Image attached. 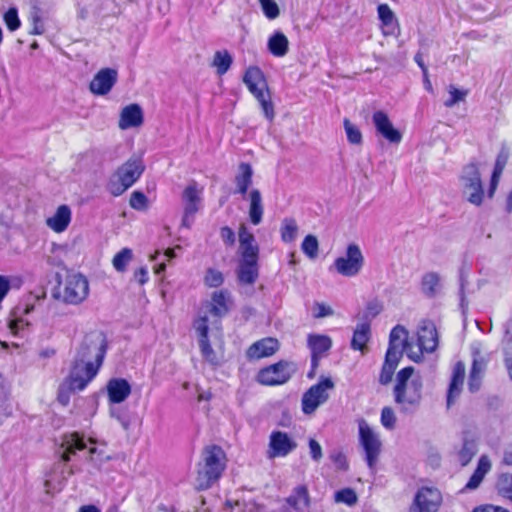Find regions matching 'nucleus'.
<instances>
[{
    "label": "nucleus",
    "mask_w": 512,
    "mask_h": 512,
    "mask_svg": "<svg viewBox=\"0 0 512 512\" xmlns=\"http://www.w3.org/2000/svg\"><path fill=\"white\" fill-rule=\"evenodd\" d=\"M422 388V378L415 374L413 367H405L397 373L393 394L402 412H413L419 406Z\"/></svg>",
    "instance_id": "nucleus-1"
},
{
    "label": "nucleus",
    "mask_w": 512,
    "mask_h": 512,
    "mask_svg": "<svg viewBox=\"0 0 512 512\" xmlns=\"http://www.w3.org/2000/svg\"><path fill=\"white\" fill-rule=\"evenodd\" d=\"M253 174V168L249 163H240L237 174L234 178V193L241 195L242 198L248 202L249 220L253 225H259L262 222L264 215V204L262 194L259 189L252 188L249 190L253 183Z\"/></svg>",
    "instance_id": "nucleus-2"
},
{
    "label": "nucleus",
    "mask_w": 512,
    "mask_h": 512,
    "mask_svg": "<svg viewBox=\"0 0 512 512\" xmlns=\"http://www.w3.org/2000/svg\"><path fill=\"white\" fill-rule=\"evenodd\" d=\"M203 464H199L195 486L199 490L208 489L217 481L225 469V453L219 446L206 447L202 454Z\"/></svg>",
    "instance_id": "nucleus-3"
},
{
    "label": "nucleus",
    "mask_w": 512,
    "mask_h": 512,
    "mask_svg": "<svg viewBox=\"0 0 512 512\" xmlns=\"http://www.w3.org/2000/svg\"><path fill=\"white\" fill-rule=\"evenodd\" d=\"M462 197L471 205L480 207L489 199L484 191L480 169L477 163L465 165L459 176Z\"/></svg>",
    "instance_id": "nucleus-4"
},
{
    "label": "nucleus",
    "mask_w": 512,
    "mask_h": 512,
    "mask_svg": "<svg viewBox=\"0 0 512 512\" xmlns=\"http://www.w3.org/2000/svg\"><path fill=\"white\" fill-rule=\"evenodd\" d=\"M144 164L140 157H132L123 163L114 173L108 189L114 196H119L130 188L142 175Z\"/></svg>",
    "instance_id": "nucleus-5"
},
{
    "label": "nucleus",
    "mask_w": 512,
    "mask_h": 512,
    "mask_svg": "<svg viewBox=\"0 0 512 512\" xmlns=\"http://www.w3.org/2000/svg\"><path fill=\"white\" fill-rule=\"evenodd\" d=\"M106 353L105 337L100 332L87 334L81 342L75 360L81 363L91 362L100 367Z\"/></svg>",
    "instance_id": "nucleus-6"
},
{
    "label": "nucleus",
    "mask_w": 512,
    "mask_h": 512,
    "mask_svg": "<svg viewBox=\"0 0 512 512\" xmlns=\"http://www.w3.org/2000/svg\"><path fill=\"white\" fill-rule=\"evenodd\" d=\"M88 295L89 282L85 276L79 273L68 275L58 292V298L70 305L81 304Z\"/></svg>",
    "instance_id": "nucleus-7"
},
{
    "label": "nucleus",
    "mask_w": 512,
    "mask_h": 512,
    "mask_svg": "<svg viewBox=\"0 0 512 512\" xmlns=\"http://www.w3.org/2000/svg\"><path fill=\"white\" fill-rule=\"evenodd\" d=\"M359 443L365 452V459L370 469H374L381 452L382 442L379 434L364 420L358 421Z\"/></svg>",
    "instance_id": "nucleus-8"
},
{
    "label": "nucleus",
    "mask_w": 512,
    "mask_h": 512,
    "mask_svg": "<svg viewBox=\"0 0 512 512\" xmlns=\"http://www.w3.org/2000/svg\"><path fill=\"white\" fill-rule=\"evenodd\" d=\"M438 346V333L435 324L431 321H424L418 330V349L408 348V357L414 362H420L423 353H432Z\"/></svg>",
    "instance_id": "nucleus-9"
},
{
    "label": "nucleus",
    "mask_w": 512,
    "mask_h": 512,
    "mask_svg": "<svg viewBox=\"0 0 512 512\" xmlns=\"http://www.w3.org/2000/svg\"><path fill=\"white\" fill-rule=\"evenodd\" d=\"M334 388V383L330 378L321 379L317 384L311 386L302 397V411L309 415L323 403H325L329 394L328 391Z\"/></svg>",
    "instance_id": "nucleus-10"
},
{
    "label": "nucleus",
    "mask_w": 512,
    "mask_h": 512,
    "mask_svg": "<svg viewBox=\"0 0 512 512\" xmlns=\"http://www.w3.org/2000/svg\"><path fill=\"white\" fill-rule=\"evenodd\" d=\"M295 365L287 361H279L259 371L257 380L259 383L268 386L281 385L286 383L295 373Z\"/></svg>",
    "instance_id": "nucleus-11"
},
{
    "label": "nucleus",
    "mask_w": 512,
    "mask_h": 512,
    "mask_svg": "<svg viewBox=\"0 0 512 512\" xmlns=\"http://www.w3.org/2000/svg\"><path fill=\"white\" fill-rule=\"evenodd\" d=\"M364 265V256L357 244H349L345 255L334 261L336 271L345 277L356 276Z\"/></svg>",
    "instance_id": "nucleus-12"
},
{
    "label": "nucleus",
    "mask_w": 512,
    "mask_h": 512,
    "mask_svg": "<svg viewBox=\"0 0 512 512\" xmlns=\"http://www.w3.org/2000/svg\"><path fill=\"white\" fill-rule=\"evenodd\" d=\"M100 367L91 362L81 363L74 361L69 377L66 380L68 389L71 391H81L97 375Z\"/></svg>",
    "instance_id": "nucleus-13"
},
{
    "label": "nucleus",
    "mask_w": 512,
    "mask_h": 512,
    "mask_svg": "<svg viewBox=\"0 0 512 512\" xmlns=\"http://www.w3.org/2000/svg\"><path fill=\"white\" fill-rule=\"evenodd\" d=\"M442 503V495L435 487L420 488L409 508V512H437Z\"/></svg>",
    "instance_id": "nucleus-14"
},
{
    "label": "nucleus",
    "mask_w": 512,
    "mask_h": 512,
    "mask_svg": "<svg viewBox=\"0 0 512 512\" xmlns=\"http://www.w3.org/2000/svg\"><path fill=\"white\" fill-rule=\"evenodd\" d=\"M184 206L182 225L189 228L202 202V189L195 181L189 183L182 193Z\"/></svg>",
    "instance_id": "nucleus-15"
},
{
    "label": "nucleus",
    "mask_w": 512,
    "mask_h": 512,
    "mask_svg": "<svg viewBox=\"0 0 512 512\" xmlns=\"http://www.w3.org/2000/svg\"><path fill=\"white\" fill-rule=\"evenodd\" d=\"M297 448V442L288 433L273 431L269 437L267 457L274 459L286 457Z\"/></svg>",
    "instance_id": "nucleus-16"
},
{
    "label": "nucleus",
    "mask_w": 512,
    "mask_h": 512,
    "mask_svg": "<svg viewBox=\"0 0 512 512\" xmlns=\"http://www.w3.org/2000/svg\"><path fill=\"white\" fill-rule=\"evenodd\" d=\"M408 335L409 332L404 326L396 325L390 332L389 346L386 355L401 359L404 350L408 355V348L414 347L411 343H409Z\"/></svg>",
    "instance_id": "nucleus-17"
},
{
    "label": "nucleus",
    "mask_w": 512,
    "mask_h": 512,
    "mask_svg": "<svg viewBox=\"0 0 512 512\" xmlns=\"http://www.w3.org/2000/svg\"><path fill=\"white\" fill-rule=\"evenodd\" d=\"M118 78V73L112 68H103L97 72L90 82V91L95 95L108 94L115 85Z\"/></svg>",
    "instance_id": "nucleus-18"
},
{
    "label": "nucleus",
    "mask_w": 512,
    "mask_h": 512,
    "mask_svg": "<svg viewBox=\"0 0 512 512\" xmlns=\"http://www.w3.org/2000/svg\"><path fill=\"white\" fill-rule=\"evenodd\" d=\"M238 238L242 260L257 261L259 253L258 245L255 242L254 235L244 223L239 226Z\"/></svg>",
    "instance_id": "nucleus-19"
},
{
    "label": "nucleus",
    "mask_w": 512,
    "mask_h": 512,
    "mask_svg": "<svg viewBox=\"0 0 512 512\" xmlns=\"http://www.w3.org/2000/svg\"><path fill=\"white\" fill-rule=\"evenodd\" d=\"M373 124L379 134H381L390 143H400L402 134L394 128L388 115L383 111H376L372 116Z\"/></svg>",
    "instance_id": "nucleus-20"
},
{
    "label": "nucleus",
    "mask_w": 512,
    "mask_h": 512,
    "mask_svg": "<svg viewBox=\"0 0 512 512\" xmlns=\"http://www.w3.org/2000/svg\"><path fill=\"white\" fill-rule=\"evenodd\" d=\"M143 121L144 115L142 108L140 105L133 103L122 108L119 115L118 127L121 130L137 128L143 124Z\"/></svg>",
    "instance_id": "nucleus-21"
},
{
    "label": "nucleus",
    "mask_w": 512,
    "mask_h": 512,
    "mask_svg": "<svg viewBox=\"0 0 512 512\" xmlns=\"http://www.w3.org/2000/svg\"><path fill=\"white\" fill-rule=\"evenodd\" d=\"M72 220L71 208L62 204L57 207L53 215L45 220L46 226L55 233H62L67 230Z\"/></svg>",
    "instance_id": "nucleus-22"
},
{
    "label": "nucleus",
    "mask_w": 512,
    "mask_h": 512,
    "mask_svg": "<svg viewBox=\"0 0 512 512\" xmlns=\"http://www.w3.org/2000/svg\"><path fill=\"white\" fill-rule=\"evenodd\" d=\"M307 345L311 350L312 366L317 367L319 359L322 358L328 350H330L332 340L326 335L309 334L307 337Z\"/></svg>",
    "instance_id": "nucleus-23"
},
{
    "label": "nucleus",
    "mask_w": 512,
    "mask_h": 512,
    "mask_svg": "<svg viewBox=\"0 0 512 512\" xmlns=\"http://www.w3.org/2000/svg\"><path fill=\"white\" fill-rule=\"evenodd\" d=\"M279 349V342L276 338L267 337L253 343L247 350L249 359H261L272 356Z\"/></svg>",
    "instance_id": "nucleus-24"
},
{
    "label": "nucleus",
    "mask_w": 512,
    "mask_h": 512,
    "mask_svg": "<svg viewBox=\"0 0 512 512\" xmlns=\"http://www.w3.org/2000/svg\"><path fill=\"white\" fill-rule=\"evenodd\" d=\"M245 85L247 86L249 91L253 94V96L259 102L265 117L268 120L272 121L274 119L275 112H274L273 103L271 101V96L268 91L267 83H265V85H260V84H255V83L254 84H245Z\"/></svg>",
    "instance_id": "nucleus-25"
},
{
    "label": "nucleus",
    "mask_w": 512,
    "mask_h": 512,
    "mask_svg": "<svg viewBox=\"0 0 512 512\" xmlns=\"http://www.w3.org/2000/svg\"><path fill=\"white\" fill-rule=\"evenodd\" d=\"M473 356L474 359L469 375L468 387L471 392H476L481 386L487 366V361L483 356L480 355V351L478 349H474Z\"/></svg>",
    "instance_id": "nucleus-26"
},
{
    "label": "nucleus",
    "mask_w": 512,
    "mask_h": 512,
    "mask_svg": "<svg viewBox=\"0 0 512 512\" xmlns=\"http://www.w3.org/2000/svg\"><path fill=\"white\" fill-rule=\"evenodd\" d=\"M510 156V151L507 147L503 146L496 158L495 166L493 169V173L491 175L489 187L487 190V196L489 199H492L495 195L496 189L498 187L501 175L503 170L508 162Z\"/></svg>",
    "instance_id": "nucleus-27"
},
{
    "label": "nucleus",
    "mask_w": 512,
    "mask_h": 512,
    "mask_svg": "<svg viewBox=\"0 0 512 512\" xmlns=\"http://www.w3.org/2000/svg\"><path fill=\"white\" fill-rule=\"evenodd\" d=\"M465 379V364L457 362L453 368L452 378L448 389L447 406L450 407L460 395Z\"/></svg>",
    "instance_id": "nucleus-28"
},
{
    "label": "nucleus",
    "mask_w": 512,
    "mask_h": 512,
    "mask_svg": "<svg viewBox=\"0 0 512 512\" xmlns=\"http://www.w3.org/2000/svg\"><path fill=\"white\" fill-rule=\"evenodd\" d=\"M107 392L111 403H122L131 393V386L122 378L111 379L107 384Z\"/></svg>",
    "instance_id": "nucleus-29"
},
{
    "label": "nucleus",
    "mask_w": 512,
    "mask_h": 512,
    "mask_svg": "<svg viewBox=\"0 0 512 512\" xmlns=\"http://www.w3.org/2000/svg\"><path fill=\"white\" fill-rule=\"evenodd\" d=\"M232 304L231 295L227 290L215 291L211 296L210 312L217 317H222L228 313Z\"/></svg>",
    "instance_id": "nucleus-30"
},
{
    "label": "nucleus",
    "mask_w": 512,
    "mask_h": 512,
    "mask_svg": "<svg viewBox=\"0 0 512 512\" xmlns=\"http://www.w3.org/2000/svg\"><path fill=\"white\" fill-rule=\"evenodd\" d=\"M61 447L64 449L62 460L67 462L76 451H81L86 448V442L83 436L75 432L63 437Z\"/></svg>",
    "instance_id": "nucleus-31"
},
{
    "label": "nucleus",
    "mask_w": 512,
    "mask_h": 512,
    "mask_svg": "<svg viewBox=\"0 0 512 512\" xmlns=\"http://www.w3.org/2000/svg\"><path fill=\"white\" fill-rule=\"evenodd\" d=\"M286 501L289 506L297 512H305L310 506V496L307 486L299 485L295 487Z\"/></svg>",
    "instance_id": "nucleus-32"
},
{
    "label": "nucleus",
    "mask_w": 512,
    "mask_h": 512,
    "mask_svg": "<svg viewBox=\"0 0 512 512\" xmlns=\"http://www.w3.org/2000/svg\"><path fill=\"white\" fill-rule=\"evenodd\" d=\"M370 324L367 321H360L354 330L351 347L364 353L366 344L370 339Z\"/></svg>",
    "instance_id": "nucleus-33"
},
{
    "label": "nucleus",
    "mask_w": 512,
    "mask_h": 512,
    "mask_svg": "<svg viewBox=\"0 0 512 512\" xmlns=\"http://www.w3.org/2000/svg\"><path fill=\"white\" fill-rule=\"evenodd\" d=\"M268 50L275 57H283L288 53L289 40L281 31L274 32L268 39Z\"/></svg>",
    "instance_id": "nucleus-34"
},
{
    "label": "nucleus",
    "mask_w": 512,
    "mask_h": 512,
    "mask_svg": "<svg viewBox=\"0 0 512 512\" xmlns=\"http://www.w3.org/2000/svg\"><path fill=\"white\" fill-rule=\"evenodd\" d=\"M258 278L257 261L241 260L238 269V280L242 284L252 285Z\"/></svg>",
    "instance_id": "nucleus-35"
},
{
    "label": "nucleus",
    "mask_w": 512,
    "mask_h": 512,
    "mask_svg": "<svg viewBox=\"0 0 512 512\" xmlns=\"http://www.w3.org/2000/svg\"><path fill=\"white\" fill-rule=\"evenodd\" d=\"M478 451L477 440L474 437L465 436L457 456L462 466H466Z\"/></svg>",
    "instance_id": "nucleus-36"
},
{
    "label": "nucleus",
    "mask_w": 512,
    "mask_h": 512,
    "mask_svg": "<svg viewBox=\"0 0 512 512\" xmlns=\"http://www.w3.org/2000/svg\"><path fill=\"white\" fill-rule=\"evenodd\" d=\"M422 291L428 297H435L441 289V277L436 272H428L422 277Z\"/></svg>",
    "instance_id": "nucleus-37"
},
{
    "label": "nucleus",
    "mask_w": 512,
    "mask_h": 512,
    "mask_svg": "<svg viewBox=\"0 0 512 512\" xmlns=\"http://www.w3.org/2000/svg\"><path fill=\"white\" fill-rule=\"evenodd\" d=\"M233 58L227 50L216 51L212 66L216 68L218 75H224L231 67Z\"/></svg>",
    "instance_id": "nucleus-38"
},
{
    "label": "nucleus",
    "mask_w": 512,
    "mask_h": 512,
    "mask_svg": "<svg viewBox=\"0 0 512 512\" xmlns=\"http://www.w3.org/2000/svg\"><path fill=\"white\" fill-rule=\"evenodd\" d=\"M298 225L295 219L285 218L281 223L280 234L281 239L285 243L295 241L298 235Z\"/></svg>",
    "instance_id": "nucleus-39"
},
{
    "label": "nucleus",
    "mask_w": 512,
    "mask_h": 512,
    "mask_svg": "<svg viewBox=\"0 0 512 512\" xmlns=\"http://www.w3.org/2000/svg\"><path fill=\"white\" fill-rule=\"evenodd\" d=\"M400 359L385 355V361L383 363L381 373L379 376V382L383 385H387L391 382L394 371L398 366Z\"/></svg>",
    "instance_id": "nucleus-40"
},
{
    "label": "nucleus",
    "mask_w": 512,
    "mask_h": 512,
    "mask_svg": "<svg viewBox=\"0 0 512 512\" xmlns=\"http://www.w3.org/2000/svg\"><path fill=\"white\" fill-rule=\"evenodd\" d=\"M224 274L216 268H207L203 277V283L208 288H218L224 283Z\"/></svg>",
    "instance_id": "nucleus-41"
},
{
    "label": "nucleus",
    "mask_w": 512,
    "mask_h": 512,
    "mask_svg": "<svg viewBox=\"0 0 512 512\" xmlns=\"http://www.w3.org/2000/svg\"><path fill=\"white\" fill-rule=\"evenodd\" d=\"M29 22L32 25V30L30 31L33 35H42L45 32V27L43 23V17L41 10L34 6L29 14Z\"/></svg>",
    "instance_id": "nucleus-42"
},
{
    "label": "nucleus",
    "mask_w": 512,
    "mask_h": 512,
    "mask_svg": "<svg viewBox=\"0 0 512 512\" xmlns=\"http://www.w3.org/2000/svg\"><path fill=\"white\" fill-rule=\"evenodd\" d=\"M383 310V304L379 300H372L367 303L362 314L359 315L361 321H367L369 324Z\"/></svg>",
    "instance_id": "nucleus-43"
},
{
    "label": "nucleus",
    "mask_w": 512,
    "mask_h": 512,
    "mask_svg": "<svg viewBox=\"0 0 512 512\" xmlns=\"http://www.w3.org/2000/svg\"><path fill=\"white\" fill-rule=\"evenodd\" d=\"M264 16L268 20H275L280 16V8L275 0H258Z\"/></svg>",
    "instance_id": "nucleus-44"
},
{
    "label": "nucleus",
    "mask_w": 512,
    "mask_h": 512,
    "mask_svg": "<svg viewBox=\"0 0 512 512\" xmlns=\"http://www.w3.org/2000/svg\"><path fill=\"white\" fill-rule=\"evenodd\" d=\"M245 84H260L265 85L266 80L263 72L256 66L249 67L243 77Z\"/></svg>",
    "instance_id": "nucleus-45"
},
{
    "label": "nucleus",
    "mask_w": 512,
    "mask_h": 512,
    "mask_svg": "<svg viewBox=\"0 0 512 512\" xmlns=\"http://www.w3.org/2000/svg\"><path fill=\"white\" fill-rule=\"evenodd\" d=\"M302 251L309 258L314 259L318 255L319 243L315 236L307 235L301 245Z\"/></svg>",
    "instance_id": "nucleus-46"
},
{
    "label": "nucleus",
    "mask_w": 512,
    "mask_h": 512,
    "mask_svg": "<svg viewBox=\"0 0 512 512\" xmlns=\"http://www.w3.org/2000/svg\"><path fill=\"white\" fill-rule=\"evenodd\" d=\"M132 259V251L128 248L122 249L113 258V266L117 271H124Z\"/></svg>",
    "instance_id": "nucleus-47"
},
{
    "label": "nucleus",
    "mask_w": 512,
    "mask_h": 512,
    "mask_svg": "<svg viewBox=\"0 0 512 512\" xmlns=\"http://www.w3.org/2000/svg\"><path fill=\"white\" fill-rule=\"evenodd\" d=\"M334 499L337 503H345L349 506L357 502V495L353 489L345 488L335 493Z\"/></svg>",
    "instance_id": "nucleus-48"
},
{
    "label": "nucleus",
    "mask_w": 512,
    "mask_h": 512,
    "mask_svg": "<svg viewBox=\"0 0 512 512\" xmlns=\"http://www.w3.org/2000/svg\"><path fill=\"white\" fill-rule=\"evenodd\" d=\"M448 92L449 98L444 102V105L448 108L453 107L460 101H464L468 94L467 90H459L453 85L449 86Z\"/></svg>",
    "instance_id": "nucleus-49"
},
{
    "label": "nucleus",
    "mask_w": 512,
    "mask_h": 512,
    "mask_svg": "<svg viewBox=\"0 0 512 512\" xmlns=\"http://www.w3.org/2000/svg\"><path fill=\"white\" fill-rule=\"evenodd\" d=\"M129 203L137 211H145L148 208V198L140 191L132 192Z\"/></svg>",
    "instance_id": "nucleus-50"
},
{
    "label": "nucleus",
    "mask_w": 512,
    "mask_h": 512,
    "mask_svg": "<svg viewBox=\"0 0 512 512\" xmlns=\"http://www.w3.org/2000/svg\"><path fill=\"white\" fill-rule=\"evenodd\" d=\"M344 128L347 139L352 144H360L362 142V134L357 126L352 124L348 119L344 120Z\"/></svg>",
    "instance_id": "nucleus-51"
},
{
    "label": "nucleus",
    "mask_w": 512,
    "mask_h": 512,
    "mask_svg": "<svg viewBox=\"0 0 512 512\" xmlns=\"http://www.w3.org/2000/svg\"><path fill=\"white\" fill-rule=\"evenodd\" d=\"M4 22L10 31H16L20 27L21 22L16 8H9L4 14Z\"/></svg>",
    "instance_id": "nucleus-52"
},
{
    "label": "nucleus",
    "mask_w": 512,
    "mask_h": 512,
    "mask_svg": "<svg viewBox=\"0 0 512 512\" xmlns=\"http://www.w3.org/2000/svg\"><path fill=\"white\" fill-rule=\"evenodd\" d=\"M381 424L389 430L395 428L396 416L391 407H384L381 411Z\"/></svg>",
    "instance_id": "nucleus-53"
},
{
    "label": "nucleus",
    "mask_w": 512,
    "mask_h": 512,
    "mask_svg": "<svg viewBox=\"0 0 512 512\" xmlns=\"http://www.w3.org/2000/svg\"><path fill=\"white\" fill-rule=\"evenodd\" d=\"M199 346L202 353V356L210 363L215 364L217 363V357L212 349L208 338L199 339Z\"/></svg>",
    "instance_id": "nucleus-54"
},
{
    "label": "nucleus",
    "mask_w": 512,
    "mask_h": 512,
    "mask_svg": "<svg viewBox=\"0 0 512 512\" xmlns=\"http://www.w3.org/2000/svg\"><path fill=\"white\" fill-rule=\"evenodd\" d=\"M503 348H506L509 353L512 352V310L504 324V336L502 339Z\"/></svg>",
    "instance_id": "nucleus-55"
},
{
    "label": "nucleus",
    "mask_w": 512,
    "mask_h": 512,
    "mask_svg": "<svg viewBox=\"0 0 512 512\" xmlns=\"http://www.w3.org/2000/svg\"><path fill=\"white\" fill-rule=\"evenodd\" d=\"M378 15L383 25L390 26L394 22V13L387 4H380L378 6Z\"/></svg>",
    "instance_id": "nucleus-56"
},
{
    "label": "nucleus",
    "mask_w": 512,
    "mask_h": 512,
    "mask_svg": "<svg viewBox=\"0 0 512 512\" xmlns=\"http://www.w3.org/2000/svg\"><path fill=\"white\" fill-rule=\"evenodd\" d=\"M333 314V309L325 303L316 302L313 306V316L315 318H324L332 316Z\"/></svg>",
    "instance_id": "nucleus-57"
},
{
    "label": "nucleus",
    "mask_w": 512,
    "mask_h": 512,
    "mask_svg": "<svg viewBox=\"0 0 512 512\" xmlns=\"http://www.w3.org/2000/svg\"><path fill=\"white\" fill-rule=\"evenodd\" d=\"M194 328L199 339L208 338V318L206 316L198 318L194 322Z\"/></svg>",
    "instance_id": "nucleus-58"
},
{
    "label": "nucleus",
    "mask_w": 512,
    "mask_h": 512,
    "mask_svg": "<svg viewBox=\"0 0 512 512\" xmlns=\"http://www.w3.org/2000/svg\"><path fill=\"white\" fill-rule=\"evenodd\" d=\"M491 461L487 455H482L479 460L475 472L482 478L491 470Z\"/></svg>",
    "instance_id": "nucleus-59"
},
{
    "label": "nucleus",
    "mask_w": 512,
    "mask_h": 512,
    "mask_svg": "<svg viewBox=\"0 0 512 512\" xmlns=\"http://www.w3.org/2000/svg\"><path fill=\"white\" fill-rule=\"evenodd\" d=\"M491 461L487 455H482L479 460L475 472L482 478L491 470Z\"/></svg>",
    "instance_id": "nucleus-60"
},
{
    "label": "nucleus",
    "mask_w": 512,
    "mask_h": 512,
    "mask_svg": "<svg viewBox=\"0 0 512 512\" xmlns=\"http://www.w3.org/2000/svg\"><path fill=\"white\" fill-rule=\"evenodd\" d=\"M109 457L104 456L103 452L98 450L95 447L89 448L88 451V460L96 465L102 464L104 461L108 460Z\"/></svg>",
    "instance_id": "nucleus-61"
},
{
    "label": "nucleus",
    "mask_w": 512,
    "mask_h": 512,
    "mask_svg": "<svg viewBox=\"0 0 512 512\" xmlns=\"http://www.w3.org/2000/svg\"><path fill=\"white\" fill-rule=\"evenodd\" d=\"M309 449H310L311 458L314 461L319 462L323 456L322 448H321V445L319 444V442L316 441L315 439H310L309 440Z\"/></svg>",
    "instance_id": "nucleus-62"
},
{
    "label": "nucleus",
    "mask_w": 512,
    "mask_h": 512,
    "mask_svg": "<svg viewBox=\"0 0 512 512\" xmlns=\"http://www.w3.org/2000/svg\"><path fill=\"white\" fill-rule=\"evenodd\" d=\"M220 235L224 243L228 245H233L235 242V234L233 230L229 227L221 228Z\"/></svg>",
    "instance_id": "nucleus-63"
},
{
    "label": "nucleus",
    "mask_w": 512,
    "mask_h": 512,
    "mask_svg": "<svg viewBox=\"0 0 512 512\" xmlns=\"http://www.w3.org/2000/svg\"><path fill=\"white\" fill-rule=\"evenodd\" d=\"M473 512H510L507 509L495 506V505H485L483 507H478L473 510Z\"/></svg>",
    "instance_id": "nucleus-64"
}]
</instances>
